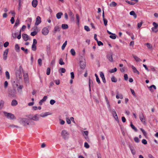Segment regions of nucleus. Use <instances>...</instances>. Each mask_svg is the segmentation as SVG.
I'll use <instances>...</instances> for the list:
<instances>
[{
  "label": "nucleus",
  "instance_id": "60",
  "mask_svg": "<svg viewBox=\"0 0 158 158\" xmlns=\"http://www.w3.org/2000/svg\"><path fill=\"white\" fill-rule=\"evenodd\" d=\"M98 44L99 46H100L101 45H103V43L101 41H97Z\"/></svg>",
  "mask_w": 158,
  "mask_h": 158
},
{
  "label": "nucleus",
  "instance_id": "2",
  "mask_svg": "<svg viewBox=\"0 0 158 158\" xmlns=\"http://www.w3.org/2000/svg\"><path fill=\"white\" fill-rule=\"evenodd\" d=\"M61 134L62 138L64 139H67L69 138V133L66 130L62 131Z\"/></svg>",
  "mask_w": 158,
  "mask_h": 158
},
{
  "label": "nucleus",
  "instance_id": "39",
  "mask_svg": "<svg viewBox=\"0 0 158 158\" xmlns=\"http://www.w3.org/2000/svg\"><path fill=\"white\" fill-rule=\"evenodd\" d=\"M116 98L117 99L120 98L123 99V96L122 94H117L116 96Z\"/></svg>",
  "mask_w": 158,
  "mask_h": 158
},
{
  "label": "nucleus",
  "instance_id": "1",
  "mask_svg": "<svg viewBox=\"0 0 158 158\" xmlns=\"http://www.w3.org/2000/svg\"><path fill=\"white\" fill-rule=\"evenodd\" d=\"M20 122L22 124L26 127L35 124L34 121L26 118H21L20 119Z\"/></svg>",
  "mask_w": 158,
  "mask_h": 158
},
{
  "label": "nucleus",
  "instance_id": "59",
  "mask_svg": "<svg viewBox=\"0 0 158 158\" xmlns=\"http://www.w3.org/2000/svg\"><path fill=\"white\" fill-rule=\"evenodd\" d=\"M134 140L136 143H139V140L138 137H135L134 138Z\"/></svg>",
  "mask_w": 158,
  "mask_h": 158
},
{
  "label": "nucleus",
  "instance_id": "45",
  "mask_svg": "<svg viewBox=\"0 0 158 158\" xmlns=\"http://www.w3.org/2000/svg\"><path fill=\"white\" fill-rule=\"evenodd\" d=\"M153 25L154 26V27L152 28H156L158 27V24L156 23L155 22H153L152 23Z\"/></svg>",
  "mask_w": 158,
  "mask_h": 158
},
{
  "label": "nucleus",
  "instance_id": "51",
  "mask_svg": "<svg viewBox=\"0 0 158 158\" xmlns=\"http://www.w3.org/2000/svg\"><path fill=\"white\" fill-rule=\"evenodd\" d=\"M21 49L23 51H25V53L26 54H27L28 53V50L27 49H25L23 47H21Z\"/></svg>",
  "mask_w": 158,
  "mask_h": 158
},
{
  "label": "nucleus",
  "instance_id": "57",
  "mask_svg": "<svg viewBox=\"0 0 158 158\" xmlns=\"http://www.w3.org/2000/svg\"><path fill=\"white\" fill-rule=\"evenodd\" d=\"M85 29L87 31H90V29L89 27L86 26H85L84 27Z\"/></svg>",
  "mask_w": 158,
  "mask_h": 158
},
{
  "label": "nucleus",
  "instance_id": "55",
  "mask_svg": "<svg viewBox=\"0 0 158 158\" xmlns=\"http://www.w3.org/2000/svg\"><path fill=\"white\" fill-rule=\"evenodd\" d=\"M37 33V32L36 31H34L33 32H32L31 33V35L32 36H34Z\"/></svg>",
  "mask_w": 158,
  "mask_h": 158
},
{
  "label": "nucleus",
  "instance_id": "20",
  "mask_svg": "<svg viewBox=\"0 0 158 158\" xmlns=\"http://www.w3.org/2000/svg\"><path fill=\"white\" fill-rule=\"evenodd\" d=\"M131 68L134 73H137L138 74H139V72L136 69V68L133 65L131 66Z\"/></svg>",
  "mask_w": 158,
  "mask_h": 158
},
{
  "label": "nucleus",
  "instance_id": "35",
  "mask_svg": "<svg viewBox=\"0 0 158 158\" xmlns=\"http://www.w3.org/2000/svg\"><path fill=\"white\" fill-rule=\"evenodd\" d=\"M15 49L16 50V51L17 52H19V50L20 48H19V45H18V44H16L15 45Z\"/></svg>",
  "mask_w": 158,
  "mask_h": 158
},
{
  "label": "nucleus",
  "instance_id": "63",
  "mask_svg": "<svg viewBox=\"0 0 158 158\" xmlns=\"http://www.w3.org/2000/svg\"><path fill=\"white\" fill-rule=\"evenodd\" d=\"M9 44V43L8 42H5V43L4 44V46L5 47H7Z\"/></svg>",
  "mask_w": 158,
  "mask_h": 158
},
{
  "label": "nucleus",
  "instance_id": "41",
  "mask_svg": "<svg viewBox=\"0 0 158 158\" xmlns=\"http://www.w3.org/2000/svg\"><path fill=\"white\" fill-rule=\"evenodd\" d=\"M117 70V68H114V69H111L109 71V72L110 73H113L116 72Z\"/></svg>",
  "mask_w": 158,
  "mask_h": 158
},
{
  "label": "nucleus",
  "instance_id": "4",
  "mask_svg": "<svg viewBox=\"0 0 158 158\" xmlns=\"http://www.w3.org/2000/svg\"><path fill=\"white\" fill-rule=\"evenodd\" d=\"M28 118L30 119L35 121H38L39 119V115L37 114L34 115H30Z\"/></svg>",
  "mask_w": 158,
  "mask_h": 158
},
{
  "label": "nucleus",
  "instance_id": "37",
  "mask_svg": "<svg viewBox=\"0 0 158 158\" xmlns=\"http://www.w3.org/2000/svg\"><path fill=\"white\" fill-rule=\"evenodd\" d=\"M111 80L112 81L114 82H116L117 81L116 78L114 76H113L111 77Z\"/></svg>",
  "mask_w": 158,
  "mask_h": 158
},
{
  "label": "nucleus",
  "instance_id": "48",
  "mask_svg": "<svg viewBox=\"0 0 158 158\" xmlns=\"http://www.w3.org/2000/svg\"><path fill=\"white\" fill-rule=\"evenodd\" d=\"M126 2H127V3H128V4H129L130 5H134L135 4V3L134 2H130V1H127V0H126Z\"/></svg>",
  "mask_w": 158,
  "mask_h": 158
},
{
  "label": "nucleus",
  "instance_id": "31",
  "mask_svg": "<svg viewBox=\"0 0 158 158\" xmlns=\"http://www.w3.org/2000/svg\"><path fill=\"white\" fill-rule=\"evenodd\" d=\"M110 37L113 39H115L116 38V35L115 34L112 33L110 36Z\"/></svg>",
  "mask_w": 158,
  "mask_h": 158
},
{
  "label": "nucleus",
  "instance_id": "54",
  "mask_svg": "<svg viewBox=\"0 0 158 158\" xmlns=\"http://www.w3.org/2000/svg\"><path fill=\"white\" fill-rule=\"evenodd\" d=\"M104 25L106 26L107 25V20L106 19H103Z\"/></svg>",
  "mask_w": 158,
  "mask_h": 158
},
{
  "label": "nucleus",
  "instance_id": "32",
  "mask_svg": "<svg viewBox=\"0 0 158 158\" xmlns=\"http://www.w3.org/2000/svg\"><path fill=\"white\" fill-rule=\"evenodd\" d=\"M130 126L135 131H137V129L132 124V122H131Z\"/></svg>",
  "mask_w": 158,
  "mask_h": 158
},
{
  "label": "nucleus",
  "instance_id": "52",
  "mask_svg": "<svg viewBox=\"0 0 158 158\" xmlns=\"http://www.w3.org/2000/svg\"><path fill=\"white\" fill-rule=\"evenodd\" d=\"M84 147L86 148H89V146L87 142H85L84 143Z\"/></svg>",
  "mask_w": 158,
  "mask_h": 158
},
{
  "label": "nucleus",
  "instance_id": "23",
  "mask_svg": "<svg viewBox=\"0 0 158 158\" xmlns=\"http://www.w3.org/2000/svg\"><path fill=\"white\" fill-rule=\"evenodd\" d=\"M130 14L131 15H133L135 18L137 17V15L134 11H132L130 12Z\"/></svg>",
  "mask_w": 158,
  "mask_h": 158
},
{
  "label": "nucleus",
  "instance_id": "64",
  "mask_svg": "<svg viewBox=\"0 0 158 158\" xmlns=\"http://www.w3.org/2000/svg\"><path fill=\"white\" fill-rule=\"evenodd\" d=\"M60 123L61 125H63L65 123V122L62 119H60Z\"/></svg>",
  "mask_w": 158,
  "mask_h": 158
},
{
  "label": "nucleus",
  "instance_id": "15",
  "mask_svg": "<svg viewBox=\"0 0 158 158\" xmlns=\"http://www.w3.org/2000/svg\"><path fill=\"white\" fill-rule=\"evenodd\" d=\"M47 98V96H44L43 98L39 102L40 105H41L42 104L43 102L46 100Z\"/></svg>",
  "mask_w": 158,
  "mask_h": 158
},
{
  "label": "nucleus",
  "instance_id": "61",
  "mask_svg": "<svg viewBox=\"0 0 158 158\" xmlns=\"http://www.w3.org/2000/svg\"><path fill=\"white\" fill-rule=\"evenodd\" d=\"M124 78L125 80L127 81L128 79V75L127 74H125L124 76Z\"/></svg>",
  "mask_w": 158,
  "mask_h": 158
},
{
  "label": "nucleus",
  "instance_id": "21",
  "mask_svg": "<svg viewBox=\"0 0 158 158\" xmlns=\"http://www.w3.org/2000/svg\"><path fill=\"white\" fill-rule=\"evenodd\" d=\"M18 104L17 101L15 100H13L11 102V105L12 106H15Z\"/></svg>",
  "mask_w": 158,
  "mask_h": 158
},
{
  "label": "nucleus",
  "instance_id": "34",
  "mask_svg": "<svg viewBox=\"0 0 158 158\" xmlns=\"http://www.w3.org/2000/svg\"><path fill=\"white\" fill-rule=\"evenodd\" d=\"M19 23V19L17 18L16 20L15 24L14 25V27H17Z\"/></svg>",
  "mask_w": 158,
  "mask_h": 158
},
{
  "label": "nucleus",
  "instance_id": "40",
  "mask_svg": "<svg viewBox=\"0 0 158 158\" xmlns=\"http://www.w3.org/2000/svg\"><path fill=\"white\" fill-rule=\"evenodd\" d=\"M117 5V3L115 2H113L110 4V6H115Z\"/></svg>",
  "mask_w": 158,
  "mask_h": 158
},
{
  "label": "nucleus",
  "instance_id": "18",
  "mask_svg": "<svg viewBox=\"0 0 158 158\" xmlns=\"http://www.w3.org/2000/svg\"><path fill=\"white\" fill-rule=\"evenodd\" d=\"M22 36L25 41H27L28 40V36L27 34H23Z\"/></svg>",
  "mask_w": 158,
  "mask_h": 158
},
{
  "label": "nucleus",
  "instance_id": "49",
  "mask_svg": "<svg viewBox=\"0 0 158 158\" xmlns=\"http://www.w3.org/2000/svg\"><path fill=\"white\" fill-rule=\"evenodd\" d=\"M115 120L118 122H119L117 114H115V115L113 116Z\"/></svg>",
  "mask_w": 158,
  "mask_h": 158
},
{
  "label": "nucleus",
  "instance_id": "12",
  "mask_svg": "<svg viewBox=\"0 0 158 158\" xmlns=\"http://www.w3.org/2000/svg\"><path fill=\"white\" fill-rule=\"evenodd\" d=\"M41 22V18L39 16H37L36 19V21L35 23V25H38Z\"/></svg>",
  "mask_w": 158,
  "mask_h": 158
},
{
  "label": "nucleus",
  "instance_id": "27",
  "mask_svg": "<svg viewBox=\"0 0 158 158\" xmlns=\"http://www.w3.org/2000/svg\"><path fill=\"white\" fill-rule=\"evenodd\" d=\"M145 45H146L148 48L149 49H152V45H151L150 44L148 43H147L145 44Z\"/></svg>",
  "mask_w": 158,
  "mask_h": 158
},
{
  "label": "nucleus",
  "instance_id": "7",
  "mask_svg": "<svg viewBox=\"0 0 158 158\" xmlns=\"http://www.w3.org/2000/svg\"><path fill=\"white\" fill-rule=\"evenodd\" d=\"M139 118L141 122L143 123H146V120L142 112H140L139 114Z\"/></svg>",
  "mask_w": 158,
  "mask_h": 158
},
{
  "label": "nucleus",
  "instance_id": "29",
  "mask_svg": "<svg viewBox=\"0 0 158 158\" xmlns=\"http://www.w3.org/2000/svg\"><path fill=\"white\" fill-rule=\"evenodd\" d=\"M95 77H96V79L97 81V82L98 83V84H100L101 82H100V79L98 77V75H97V74L95 73Z\"/></svg>",
  "mask_w": 158,
  "mask_h": 158
},
{
  "label": "nucleus",
  "instance_id": "17",
  "mask_svg": "<svg viewBox=\"0 0 158 158\" xmlns=\"http://www.w3.org/2000/svg\"><path fill=\"white\" fill-rule=\"evenodd\" d=\"M38 4V1L37 0H33L32 2V5L34 7H35Z\"/></svg>",
  "mask_w": 158,
  "mask_h": 158
},
{
  "label": "nucleus",
  "instance_id": "44",
  "mask_svg": "<svg viewBox=\"0 0 158 158\" xmlns=\"http://www.w3.org/2000/svg\"><path fill=\"white\" fill-rule=\"evenodd\" d=\"M66 120L67 123L68 124H70L71 123L70 118H69L68 117H67L66 118Z\"/></svg>",
  "mask_w": 158,
  "mask_h": 158
},
{
  "label": "nucleus",
  "instance_id": "36",
  "mask_svg": "<svg viewBox=\"0 0 158 158\" xmlns=\"http://www.w3.org/2000/svg\"><path fill=\"white\" fill-rule=\"evenodd\" d=\"M5 74L7 78L8 79H10V76L9 73L7 71H6L5 72Z\"/></svg>",
  "mask_w": 158,
  "mask_h": 158
},
{
  "label": "nucleus",
  "instance_id": "43",
  "mask_svg": "<svg viewBox=\"0 0 158 158\" xmlns=\"http://www.w3.org/2000/svg\"><path fill=\"white\" fill-rule=\"evenodd\" d=\"M36 45L32 44V50L34 51H35L36 49Z\"/></svg>",
  "mask_w": 158,
  "mask_h": 158
},
{
  "label": "nucleus",
  "instance_id": "47",
  "mask_svg": "<svg viewBox=\"0 0 158 158\" xmlns=\"http://www.w3.org/2000/svg\"><path fill=\"white\" fill-rule=\"evenodd\" d=\"M9 127H12L13 128H14V127H16V128H19V127L17 126H16V125H10L9 126Z\"/></svg>",
  "mask_w": 158,
  "mask_h": 158
},
{
  "label": "nucleus",
  "instance_id": "50",
  "mask_svg": "<svg viewBox=\"0 0 158 158\" xmlns=\"http://www.w3.org/2000/svg\"><path fill=\"white\" fill-rule=\"evenodd\" d=\"M140 129L144 135L145 136L147 135V133L144 129L142 128H140Z\"/></svg>",
  "mask_w": 158,
  "mask_h": 158
},
{
  "label": "nucleus",
  "instance_id": "24",
  "mask_svg": "<svg viewBox=\"0 0 158 158\" xmlns=\"http://www.w3.org/2000/svg\"><path fill=\"white\" fill-rule=\"evenodd\" d=\"M69 15L70 16V17L73 19H74V16L73 15V13H72V12L71 10H69Z\"/></svg>",
  "mask_w": 158,
  "mask_h": 158
},
{
  "label": "nucleus",
  "instance_id": "56",
  "mask_svg": "<svg viewBox=\"0 0 158 158\" xmlns=\"http://www.w3.org/2000/svg\"><path fill=\"white\" fill-rule=\"evenodd\" d=\"M131 91V93H132V94L135 96L136 97V95L135 94V93L133 89H130Z\"/></svg>",
  "mask_w": 158,
  "mask_h": 158
},
{
  "label": "nucleus",
  "instance_id": "19",
  "mask_svg": "<svg viewBox=\"0 0 158 158\" xmlns=\"http://www.w3.org/2000/svg\"><path fill=\"white\" fill-rule=\"evenodd\" d=\"M14 92L12 90L10 91L9 93V96L11 97H14L15 95Z\"/></svg>",
  "mask_w": 158,
  "mask_h": 158
},
{
  "label": "nucleus",
  "instance_id": "16",
  "mask_svg": "<svg viewBox=\"0 0 158 158\" xmlns=\"http://www.w3.org/2000/svg\"><path fill=\"white\" fill-rule=\"evenodd\" d=\"M51 113H49L48 112H45L44 114H41L40 115V116L44 118L48 115H51Z\"/></svg>",
  "mask_w": 158,
  "mask_h": 158
},
{
  "label": "nucleus",
  "instance_id": "6",
  "mask_svg": "<svg viewBox=\"0 0 158 158\" xmlns=\"http://www.w3.org/2000/svg\"><path fill=\"white\" fill-rule=\"evenodd\" d=\"M60 28L59 26H56L54 28L53 30L52 31L53 34L55 35L57 32H59L60 31Z\"/></svg>",
  "mask_w": 158,
  "mask_h": 158
},
{
  "label": "nucleus",
  "instance_id": "9",
  "mask_svg": "<svg viewBox=\"0 0 158 158\" xmlns=\"http://www.w3.org/2000/svg\"><path fill=\"white\" fill-rule=\"evenodd\" d=\"M42 32L43 35H46L48 34L49 30L47 28L44 27L42 30Z\"/></svg>",
  "mask_w": 158,
  "mask_h": 158
},
{
  "label": "nucleus",
  "instance_id": "30",
  "mask_svg": "<svg viewBox=\"0 0 158 158\" xmlns=\"http://www.w3.org/2000/svg\"><path fill=\"white\" fill-rule=\"evenodd\" d=\"M61 27L63 29H67L68 27V25L66 24H62Z\"/></svg>",
  "mask_w": 158,
  "mask_h": 158
},
{
  "label": "nucleus",
  "instance_id": "33",
  "mask_svg": "<svg viewBox=\"0 0 158 158\" xmlns=\"http://www.w3.org/2000/svg\"><path fill=\"white\" fill-rule=\"evenodd\" d=\"M67 41H65L64 43L62 45V46L61 49L62 50H63L64 49L65 47L67 45Z\"/></svg>",
  "mask_w": 158,
  "mask_h": 158
},
{
  "label": "nucleus",
  "instance_id": "11",
  "mask_svg": "<svg viewBox=\"0 0 158 158\" xmlns=\"http://www.w3.org/2000/svg\"><path fill=\"white\" fill-rule=\"evenodd\" d=\"M86 66L85 62L83 61L80 62V66L81 69H85Z\"/></svg>",
  "mask_w": 158,
  "mask_h": 158
},
{
  "label": "nucleus",
  "instance_id": "13",
  "mask_svg": "<svg viewBox=\"0 0 158 158\" xmlns=\"http://www.w3.org/2000/svg\"><path fill=\"white\" fill-rule=\"evenodd\" d=\"M8 49H6L5 50V51L4 52L3 54V59L5 60H6L7 58V55L8 54Z\"/></svg>",
  "mask_w": 158,
  "mask_h": 158
},
{
  "label": "nucleus",
  "instance_id": "22",
  "mask_svg": "<svg viewBox=\"0 0 158 158\" xmlns=\"http://www.w3.org/2000/svg\"><path fill=\"white\" fill-rule=\"evenodd\" d=\"M63 15L62 13L59 12L56 14V17L57 19H60L61 18V16Z\"/></svg>",
  "mask_w": 158,
  "mask_h": 158
},
{
  "label": "nucleus",
  "instance_id": "25",
  "mask_svg": "<svg viewBox=\"0 0 158 158\" xmlns=\"http://www.w3.org/2000/svg\"><path fill=\"white\" fill-rule=\"evenodd\" d=\"M133 57L135 60L137 62H139L141 60L139 58L135 55H133Z\"/></svg>",
  "mask_w": 158,
  "mask_h": 158
},
{
  "label": "nucleus",
  "instance_id": "26",
  "mask_svg": "<svg viewBox=\"0 0 158 158\" xmlns=\"http://www.w3.org/2000/svg\"><path fill=\"white\" fill-rule=\"evenodd\" d=\"M130 149L131 151V152L133 155H134L135 154V151L134 148L131 147H130Z\"/></svg>",
  "mask_w": 158,
  "mask_h": 158
},
{
  "label": "nucleus",
  "instance_id": "3",
  "mask_svg": "<svg viewBox=\"0 0 158 158\" xmlns=\"http://www.w3.org/2000/svg\"><path fill=\"white\" fill-rule=\"evenodd\" d=\"M105 99L106 102V103H107V107L108 108L109 110V111L110 112H111L112 113H114L116 111L114 109H111V107H110V104L109 103V100H108V99L106 97V96H105Z\"/></svg>",
  "mask_w": 158,
  "mask_h": 158
},
{
  "label": "nucleus",
  "instance_id": "38",
  "mask_svg": "<svg viewBox=\"0 0 158 158\" xmlns=\"http://www.w3.org/2000/svg\"><path fill=\"white\" fill-rule=\"evenodd\" d=\"M26 22L27 23L31 24L32 22V18H28L26 20Z\"/></svg>",
  "mask_w": 158,
  "mask_h": 158
},
{
  "label": "nucleus",
  "instance_id": "5",
  "mask_svg": "<svg viewBox=\"0 0 158 158\" xmlns=\"http://www.w3.org/2000/svg\"><path fill=\"white\" fill-rule=\"evenodd\" d=\"M4 114L5 116L9 119H13L15 118V116L13 114L11 113H8L6 112H4Z\"/></svg>",
  "mask_w": 158,
  "mask_h": 158
},
{
  "label": "nucleus",
  "instance_id": "10",
  "mask_svg": "<svg viewBox=\"0 0 158 158\" xmlns=\"http://www.w3.org/2000/svg\"><path fill=\"white\" fill-rule=\"evenodd\" d=\"M23 77L25 82L27 83L29 82V78L28 75L27 73H23Z\"/></svg>",
  "mask_w": 158,
  "mask_h": 158
},
{
  "label": "nucleus",
  "instance_id": "42",
  "mask_svg": "<svg viewBox=\"0 0 158 158\" xmlns=\"http://www.w3.org/2000/svg\"><path fill=\"white\" fill-rule=\"evenodd\" d=\"M59 63L61 65H63V64H64V63L63 61V60L62 58H60V59Z\"/></svg>",
  "mask_w": 158,
  "mask_h": 158
},
{
  "label": "nucleus",
  "instance_id": "28",
  "mask_svg": "<svg viewBox=\"0 0 158 158\" xmlns=\"http://www.w3.org/2000/svg\"><path fill=\"white\" fill-rule=\"evenodd\" d=\"M70 52L72 55H73V56H74L75 55L76 52L73 49H71L70 50Z\"/></svg>",
  "mask_w": 158,
  "mask_h": 158
},
{
  "label": "nucleus",
  "instance_id": "62",
  "mask_svg": "<svg viewBox=\"0 0 158 158\" xmlns=\"http://www.w3.org/2000/svg\"><path fill=\"white\" fill-rule=\"evenodd\" d=\"M142 143L144 144H146L147 143V142L145 139H143L142 140Z\"/></svg>",
  "mask_w": 158,
  "mask_h": 158
},
{
  "label": "nucleus",
  "instance_id": "53",
  "mask_svg": "<svg viewBox=\"0 0 158 158\" xmlns=\"http://www.w3.org/2000/svg\"><path fill=\"white\" fill-rule=\"evenodd\" d=\"M50 69L49 68H48L47 69V71L46 74L47 75H49L50 73Z\"/></svg>",
  "mask_w": 158,
  "mask_h": 158
},
{
  "label": "nucleus",
  "instance_id": "14",
  "mask_svg": "<svg viewBox=\"0 0 158 158\" xmlns=\"http://www.w3.org/2000/svg\"><path fill=\"white\" fill-rule=\"evenodd\" d=\"M100 75L101 78H102L103 82L104 83H106V81L103 73L101 72L100 73Z\"/></svg>",
  "mask_w": 158,
  "mask_h": 158
},
{
  "label": "nucleus",
  "instance_id": "46",
  "mask_svg": "<svg viewBox=\"0 0 158 158\" xmlns=\"http://www.w3.org/2000/svg\"><path fill=\"white\" fill-rule=\"evenodd\" d=\"M38 64L40 66H41L42 65V60L41 59H38Z\"/></svg>",
  "mask_w": 158,
  "mask_h": 158
},
{
  "label": "nucleus",
  "instance_id": "8",
  "mask_svg": "<svg viewBox=\"0 0 158 158\" xmlns=\"http://www.w3.org/2000/svg\"><path fill=\"white\" fill-rule=\"evenodd\" d=\"M106 58L110 62H113L114 60L113 58V54L112 53H109L106 56Z\"/></svg>",
  "mask_w": 158,
  "mask_h": 158
},
{
  "label": "nucleus",
  "instance_id": "58",
  "mask_svg": "<svg viewBox=\"0 0 158 158\" xmlns=\"http://www.w3.org/2000/svg\"><path fill=\"white\" fill-rule=\"evenodd\" d=\"M56 102V101L53 99H52L50 101V104L52 105H53Z\"/></svg>",
  "mask_w": 158,
  "mask_h": 158
}]
</instances>
